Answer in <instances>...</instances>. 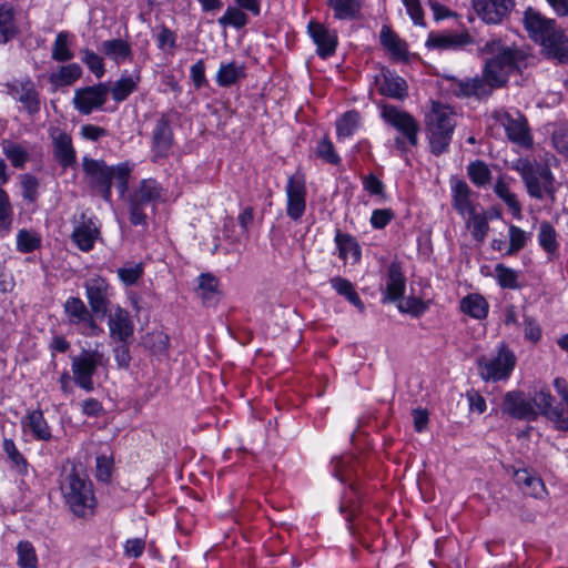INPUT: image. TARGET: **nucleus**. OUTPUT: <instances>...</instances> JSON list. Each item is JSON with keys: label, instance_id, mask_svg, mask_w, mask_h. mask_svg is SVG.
Returning a JSON list of instances; mask_svg holds the SVG:
<instances>
[{"label": "nucleus", "instance_id": "1", "mask_svg": "<svg viewBox=\"0 0 568 568\" xmlns=\"http://www.w3.org/2000/svg\"><path fill=\"white\" fill-rule=\"evenodd\" d=\"M83 172L87 183L106 202H111L113 185L121 196L128 191L131 169L126 163L108 166L104 161L84 158Z\"/></svg>", "mask_w": 568, "mask_h": 568}, {"label": "nucleus", "instance_id": "2", "mask_svg": "<svg viewBox=\"0 0 568 568\" xmlns=\"http://www.w3.org/2000/svg\"><path fill=\"white\" fill-rule=\"evenodd\" d=\"M484 50L493 55L486 61L485 69L501 88L507 84L510 74L521 72L527 67V53L518 47L505 45L500 39L486 42Z\"/></svg>", "mask_w": 568, "mask_h": 568}, {"label": "nucleus", "instance_id": "3", "mask_svg": "<svg viewBox=\"0 0 568 568\" xmlns=\"http://www.w3.org/2000/svg\"><path fill=\"white\" fill-rule=\"evenodd\" d=\"M424 122L430 152L443 154L448 150L456 126L455 112L446 104L432 102Z\"/></svg>", "mask_w": 568, "mask_h": 568}, {"label": "nucleus", "instance_id": "4", "mask_svg": "<svg viewBox=\"0 0 568 568\" xmlns=\"http://www.w3.org/2000/svg\"><path fill=\"white\" fill-rule=\"evenodd\" d=\"M515 169L519 172L531 197L542 200L548 196L555 202V179L548 165L537 161L518 160Z\"/></svg>", "mask_w": 568, "mask_h": 568}, {"label": "nucleus", "instance_id": "5", "mask_svg": "<svg viewBox=\"0 0 568 568\" xmlns=\"http://www.w3.org/2000/svg\"><path fill=\"white\" fill-rule=\"evenodd\" d=\"M477 363L479 375L485 382L506 381L516 366V356L514 352L503 343L498 346L495 356H483Z\"/></svg>", "mask_w": 568, "mask_h": 568}, {"label": "nucleus", "instance_id": "6", "mask_svg": "<svg viewBox=\"0 0 568 568\" xmlns=\"http://www.w3.org/2000/svg\"><path fill=\"white\" fill-rule=\"evenodd\" d=\"M178 118L175 110L160 114L151 133V152L154 162L168 158L174 143L172 123Z\"/></svg>", "mask_w": 568, "mask_h": 568}, {"label": "nucleus", "instance_id": "7", "mask_svg": "<svg viewBox=\"0 0 568 568\" xmlns=\"http://www.w3.org/2000/svg\"><path fill=\"white\" fill-rule=\"evenodd\" d=\"M501 88L499 84L491 80L486 69H483L481 77L457 79L450 78V90L457 98H475L483 100L489 98L494 90Z\"/></svg>", "mask_w": 568, "mask_h": 568}, {"label": "nucleus", "instance_id": "8", "mask_svg": "<svg viewBox=\"0 0 568 568\" xmlns=\"http://www.w3.org/2000/svg\"><path fill=\"white\" fill-rule=\"evenodd\" d=\"M97 507L98 500L92 481L87 476L73 473V517L91 519Z\"/></svg>", "mask_w": 568, "mask_h": 568}, {"label": "nucleus", "instance_id": "9", "mask_svg": "<svg viewBox=\"0 0 568 568\" xmlns=\"http://www.w3.org/2000/svg\"><path fill=\"white\" fill-rule=\"evenodd\" d=\"M99 346L97 344L94 349H82L77 358L73 357V381L87 392L94 389L92 375L104 358L103 353L98 349Z\"/></svg>", "mask_w": 568, "mask_h": 568}, {"label": "nucleus", "instance_id": "10", "mask_svg": "<svg viewBox=\"0 0 568 568\" xmlns=\"http://www.w3.org/2000/svg\"><path fill=\"white\" fill-rule=\"evenodd\" d=\"M381 115L386 123L407 139L410 146L418 144L419 124L410 113L397 106L385 104L382 106Z\"/></svg>", "mask_w": 568, "mask_h": 568}, {"label": "nucleus", "instance_id": "11", "mask_svg": "<svg viewBox=\"0 0 568 568\" xmlns=\"http://www.w3.org/2000/svg\"><path fill=\"white\" fill-rule=\"evenodd\" d=\"M500 409L504 414L520 420H536L538 412L523 390H510L504 395Z\"/></svg>", "mask_w": 568, "mask_h": 568}, {"label": "nucleus", "instance_id": "12", "mask_svg": "<svg viewBox=\"0 0 568 568\" xmlns=\"http://www.w3.org/2000/svg\"><path fill=\"white\" fill-rule=\"evenodd\" d=\"M286 214L294 221H298L306 209V184L302 173L291 175L286 184Z\"/></svg>", "mask_w": 568, "mask_h": 568}, {"label": "nucleus", "instance_id": "13", "mask_svg": "<svg viewBox=\"0 0 568 568\" xmlns=\"http://www.w3.org/2000/svg\"><path fill=\"white\" fill-rule=\"evenodd\" d=\"M494 118L504 126L507 138L513 143L525 148L531 145V135L525 116L519 113L513 116L509 112L496 111Z\"/></svg>", "mask_w": 568, "mask_h": 568}, {"label": "nucleus", "instance_id": "14", "mask_svg": "<svg viewBox=\"0 0 568 568\" xmlns=\"http://www.w3.org/2000/svg\"><path fill=\"white\" fill-rule=\"evenodd\" d=\"M110 89L105 83L78 89L73 97V104L81 114L88 115L105 104Z\"/></svg>", "mask_w": 568, "mask_h": 568}, {"label": "nucleus", "instance_id": "15", "mask_svg": "<svg viewBox=\"0 0 568 568\" xmlns=\"http://www.w3.org/2000/svg\"><path fill=\"white\" fill-rule=\"evenodd\" d=\"M515 7V0H473V8L486 24H500Z\"/></svg>", "mask_w": 568, "mask_h": 568}, {"label": "nucleus", "instance_id": "16", "mask_svg": "<svg viewBox=\"0 0 568 568\" xmlns=\"http://www.w3.org/2000/svg\"><path fill=\"white\" fill-rule=\"evenodd\" d=\"M110 338L114 342L132 343L134 337V323L130 313L121 307H113L108 315Z\"/></svg>", "mask_w": 568, "mask_h": 568}, {"label": "nucleus", "instance_id": "17", "mask_svg": "<svg viewBox=\"0 0 568 568\" xmlns=\"http://www.w3.org/2000/svg\"><path fill=\"white\" fill-rule=\"evenodd\" d=\"M532 405L538 412L554 423L559 430L568 432V417L564 408L552 407L554 397L546 389L536 390L529 396Z\"/></svg>", "mask_w": 568, "mask_h": 568}, {"label": "nucleus", "instance_id": "18", "mask_svg": "<svg viewBox=\"0 0 568 568\" xmlns=\"http://www.w3.org/2000/svg\"><path fill=\"white\" fill-rule=\"evenodd\" d=\"M307 33L316 45L318 57L326 59L335 53L338 44L336 31L312 20L307 24Z\"/></svg>", "mask_w": 568, "mask_h": 568}, {"label": "nucleus", "instance_id": "19", "mask_svg": "<svg viewBox=\"0 0 568 568\" xmlns=\"http://www.w3.org/2000/svg\"><path fill=\"white\" fill-rule=\"evenodd\" d=\"M100 239V226L94 216L82 215L78 225L73 229V243L83 252L93 248Z\"/></svg>", "mask_w": 568, "mask_h": 568}, {"label": "nucleus", "instance_id": "20", "mask_svg": "<svg viewBox=\"0 0 568 568\" xmlns=\"http://www.w3.org/2000/svg\"><path fill=\"white\" fill-rule=\"evenodd\" d=\"M524 27L528 37L536 43H540L557 24L554 19L546 18L539 11L528 8L524 13Z\"/></svg>", "mask_w": 568, "mask_h": 568}, {"label": "nucleus", "instance_id": "21", "mask_svg": "<svg viewBox=\"0 0 568 568\" xmlns=\"http://www.w3.org/2000/svg\"><path fill=\"white\" fill-rule=\"evenodd\" d=\"M548 34L539 43L544 54L559 63H568V38L565 32L556 24Z\"/></svg>", "mask_w": 568, "mask_h": 568}, {"label": "nucleus", "instance_id": "22", "mask_svg": "<svg viewBox=\"0 0 568 568\" xmlns=\"http://www.w3.org/2000/svg\"><path fill=\"white\" fill-rule=\"evenodd\" d=\"M87 297L92 313L104 317L108 314V283L101 278H90L85 282Z\"/></svg>", "mask_w": 568, "mask_h": 568}, {"label": "nucleus", "instance_id": "23", "mask_svg": "<svg viewBox=\"0 0 568 568\" xmlns=\"http://www.w3.org/2000/svg\"><path fill=\"white\" fill-rule=\"evenodd\" d=\"M470 43H473V38L467 31L432 32L426 41V47L439 50H458Z\"/></svg>", "mask_w": 568, "mask_h": 568}, {"label": "nucleus", "instance_id": "24", "mask_svg": "<svg viewBox=\"0 0 568 568\" xmlns=\"http://www.w3.org/2000/svg\"><path fill=\"white\" fill-rule=\"evenodd\" d=\"M73 329L84 336H99L103 329L97 324L84 303L73 297Z\"/></svg>", "mask_w": 568, "mask_h": 568}, {"label": "nucleus", "instance_id": "25", "mask_svg": "<svg viewBox=\"0 0 568 568\" xmlns=\"http://www.w3.org/2000/svg\"><path fill=\"white\" fill-rule=\"evenodd\" d=\"M450 186L454 209L463 216L473 214L476 210L471 201L473 191L468 184L462 179L452 178Z\"/></svg>", "mask_w": 568, "mask_h": 568}, {"label": "nucleus", "instance_id": "26", "mask_svg": "<svg viewBox=\"0 0 568 568\" xmlns=\"http://www.w3.org/2000/svg\"><path fill=\"white\" fill-rule=\"evenodd\" d=\"M377 90L382 95L393 99L403 100L407 97L406 81L388 71H383L376 77Z\"/></svg>", "mask_w": 568, "mask_h": 568}, {"label": "nucleus", "instance_id": "27", "mask_svg": "<svg viewBox=\"0 0 568 568\" xmlns=\"http://www.w3.org/2000/svg\"><path fill=\"white\" fill-rule=\"evenodd\" d=\"M50 136L53 144L54 159L62 168L71 165V138L64 129L60 126L50 128Z\"/></svg>", "mask_w": 568, "mask_h": 568}, {"label": "nucleus", "instance_id": "28", "mask_svg": "<svg viewBox=\"0 0 568 568\" xmlns=\"http://www.w3.org/2000/svg\"><path fill=\"white\" fill-rule=\"evenodd\" d=\"M326 4L333 11L336 20H359L363 17L362 0H326Z\"/></svg>", "mask_w": 568, "mask_h": 568}, {"label": "nucleus", "instance_id": "29", "mask_svg": "<svg viewBox=\"0 0 568 568\" xmlns=\"http://www.w3.org/2000/svg\"><path fill=\"white\" fill-rule=\"evenodd\" d=\"M405 283L400 264L390 263L387 270L385 297L392 302L400 300L405 292Z\"/></svg>", "mask_w": 568, "mask_h": 568}, {"label": "nucleus", "instance_id": "30", "mask_svg": "<svg viewBox=\"0 0 568 568\" xmlns=\"http://www.w3.org/2000/svg\"><path fill=\"white\" fill-rule=\"evenodd\" d=\"M13 97L20 101L30 114L40 111L39 94L31 81L20 82L12 87Z\"/></svg>", "mask_w": 568, "mask_h": 568}, {"label": "nucleus", "instance_id": "31", "mask_svg": "<svg viewBox=\"0 0 568 568\" xmlns=\"http://www.w3.org/2000/svg\"><path fill=\"white\" fill-rule=\"evenodd\" d=\"M381 44L392 55L394 60H406L408 50L407 44L389 27L383 26L379 34Z\"/></svg>", "mask_w": 568, "mask_h": 568}, {"label": "nucleus", "instance_id": "32", "mask_svg": "<svg viewBox=\"0 0 568 568\" xmlns=\"http://www.w3.org/2000/svg\"><path fill=\"white\" fill-rule=\"evenodd\" d=\"M24 432H30L36 439L47 440L50 438V428L40 409L29 412L21 420Z\"/></svg>", "mask_w": 568, "mask_h": 568}, {"label": "nucleus", "instance_id": "33", "mask_svg": "<svg viewBox=\"0 0 568 568\" xmlns=\"http://www.w3.org/2000/svg\"><path fill=\"white\" fill-rule=\"evenodd\" d=\"M246 77L244 64L235 61L221 63L216 72V83L222 88H229Z\"/></svg>", "mask_w": 568, "mask_h": 568}, {"label": "nucleus", "instance_id": "34", "mask_svg": "<svg viewBox=\"0 0 568 568\" xmlns=\"http://www.w3.org/2000/svg\"><path fill=\"white\" fill-rule=\"evenodd\" d=\"M101 50L118 64L132 58L131 45L123 39L105 40L101 43Z\"/></svg>", "mask_w": 568, "mask_h": 568}, {"label": "nucleus", "instance_id": "35", "mask_svg": "<svg viewBox=\"0 0 568 568\" xmlns=\"http://www.w3.org/2000/svg\"><path fill=\"white\" fill-rule=\"evenodd\" d=\"M495 194L508 206L515 217H521V204L517 195L509 189L508 182L504 176H499L494 185Z\"/></svg>", "mask_w": 568, "mask_h": 568}, {"label": "nucleus", "instance_id": "36", "mask_svg": "<svg viewBox=\"0 0 568 568\" xmlns=\"http://www.w3.org/2000/svg\"><path fill=\"white\" fill-rule=\"evenodd\" d=\"M335 242L339 251V258L343 261L352 258L353 263L361 260V248L353 236L337 231Z\"/></svg>", "mask_w": 568, "mask_h": 568}, {"label": "nucleus", "instance_id": "37", "mask_svg": "<svg viewBox=\"0 0 568 568\" xmlns=\"http://www.w3.org/2000/svg\"><path fill=\"white\" fill-rule=\"evenodd\" d=\"M460 310L477 320H484L488 315V303L479 294H469L460 302Z\"/></svg>", "mask_w": 568, "mask_h": 568}, {"label": "nucleus", "instance_id": "38", "mask_svg": "<svg viewBox=\"0 0 568 568\" xmlns=\"http://www.w3.org/2000/svg\"><path fill=\"white\" fill-rule=\"evenodd\" d=\"M18 28L14 23L13 8L9 3L0 6V42L7 43L16 37Z\"/></svg>", "mask_w": 568, "mask_h": 568}, {"label": "nucleus", "instance_id": "39", "mask_svg": "<svg viewBox=\"0 0 568 568\" xmlns=\"http://www.w3.org/2000/svg\"><path fill=\"white\" fill-rule=\"evenodd\" d=\"M329 283L338 295L344 296L351 304L357 307L359 312H364V303L359 298L352 282L344 277L335 276L329 280Z\"/></svg>", "mask_w": 568, "mask_h": 568}, {"label": "nucleus", "instance_id": "40", "mask_svg": "<svg viewBox=\"0 0 568 568\" xmlns=\"http://www.w3.org/2000/svg\"><path fill=\"white\" fill-rule=\"evenodd\" d=\"M140 80L141 77L139 73L134 75H121V78L116 80L111 88L113 100L116 102L126 100L128 97L136 90Z\"/></svg>", "mask_w": 568, "mask_h": 568}, {"label": "nucleus", "instance_id": "41", "mask_svg": "<svg viewBox=\"0 0 568 568\" xmlns=\"http://www.w3.org/2000/svg\"><path fill=\"white\" fill-rule=\"evenodd\" d=\"M161 197V187L154 180H143L139 190L130 199L149 206Z\"/></svg>", "mask_w": 568, "mask_h": 568}, {"label": "nucleus", "instance_id": "42", "mask_svg": "<svg viewBox=\"0 0 568 568\" xmlns=\"http://www.w3.org/2000/svg\"><path fill=\"white\" fill-rule=\"evenodd\" d=\"M557 232L555 227L547 221H542L538 230V243L541 248L549 255H555L558 251Z\"/></svg>", "mask_w": 568, "mask_h": 568}, {"label": "nucleus", "instance_id": "43", "mask_svg": "<svg viewBox=\"0 0 568 568\" xmlns=\"http://www.w3.org/2000/svg\"><path fill=\"white\" fill-rule=\"evenodd\" d=\"M467 175L476 186L484 187L490 182L491 171L484 161L476 160L468 164Z\"/></svg>", "mask_w": 568, "mask_h": 568}, {"label": "nucleus", "instance_id": "44", "mask_svg": "<svg viewBox=\"0 0 568 568\" xmlns=\"http://www.w3.org/2000/svg\"><path fill=\"white\" fill-rule=\"evenodd\" d=\"M361 115L357 111L345 112L336 122V133L338 139L351 136L359 125Z\"/></svg>", "mask_w": 568, "mask_h": 568}, {"label": "nucleus", "instance_id": "45", "mask_svg": "<svg viewBox=\"0 0 568 568\" xmlns=\"http://www.w3.org/2000/svg\"><path fill=\"white\" fill-rule=\"evenodd\" d=\"M495 274L500 287L509 290H517L521 287L518 282L520 274L518 271L500 263L495 266Z\"/></svg>", "mask_w": 568, "mask_h": 568}, {"label": "nucleus", "instance_id": "46", "mask_svg": "<svg viewBox=\"0 0 568 568\" xmlns=\"http://www.w3.org/2000/svg\"><path fill=\"white\" fill-rule=\"evenodd\" d=\"M3 153L9 159L14 168L21 169L29 160V153L27 149L19 143L10 141L3 142Z\"/></svg>", "mask_w": 568, "mask_h": 568}, {"label": "nucleus", "instance_id": "47", "mask_svg": "<svg viewBox=\"0 0 568 568\" xmlns=\"http://www.w3.org/2000/svg\"><path fill=\"white\" fill-rule=\"evenodd\" d=\"M217 278L210 273H203L197 277L196 292L204 303L214 297L217 292Z\"/></svg>", "mask_w": 568, "mask_h": 568}, {"label": "nucleus", "instance_id": "48", "mask_svg": "<svg viewBox=\"0 0 568 568\" xmlns=\"http://www.w3.org/2000/svg\"><path fill=\"white\" fill-rule=\"evenodd\" d=\"M13 212L7 192L0 187V234L6 235L12 225Z\"/></svg>", "mask_w": 568, "mask_h": 568}, {"label": "nucleus", "instance_id": "49", "mask_svg": "<svg viewBox=\"0 0 568 568\" xmlns=\"http://www.w3.org/2000/svg\"><path fill=\"white\" fill-rule=\"evenodd\" d=\"M41 237L36 232L22 229L17 234V250L21 253H30L40 247Z\"/></svg>", "mask_w": 568, "mask_h": 568}, {"label": "nucleus", "instance_id": "50", "mask_svg": "<svg viewBox=\"0 0 568 568\" xmlns=\"http://www.w3.org/2000/svg\"><path fill=\"white\" fill-rule=\"evenodd\" d=\"M358 507H359V496H358L355 485L351 484L349 491H347L341 500L339 511L342 514L347 513L346 519L348 521H351L355 511L358 509Z\"/></svg>", "mask_w": 568, "mask_h": 568}, {"label": "nucleus", "instance_id": "51", "mask_svg": "<svg viewBox=\"0 0 568 568\" xmlns=\"http://www.w3.org/2000/svg\"><path fill=\"white\" fill-rule=\"evenodd\" d=\"M3 450L8 455V458L12 462L17 471L21 475L27 474L28 463L26 458L20 454L12 439L4 438Z\"/></svg>", "mask_w": 568, "mask_h": 568}, {"label": "nucleus", "instance_id": "52", "mask_svg": "<svg viewBox=\"0 0 568 568\" xmlns=\"http://www.w3.org/2000/svg\"><path fill=\"white\" fill-rule=\"evenodd\" d=\"M315 154L317 158L333 165H337L341 162V158L336 153L332 141L327 136L322 138L317 142Z\"/></svg>", "mask_w": 568, "mask_h": 568}, {"label": "nucleus", "instance_id": "53", "mask_svg": "<svg viewBox=\"0 0 568 568\" xmlns=\"http://www.w3.org/2000/svg\"><path fill=\"white\" fill-rule=\"evenodd\" d=\"M247 16L241 10V8L229 7L217 21L222 27L232 26L241 29L247 23Z\"/></svg>", "mask_w": 568, "mask_h": 568}, {"label": "nucleus", "instance_id": "54", "mask_svg": "<svg viewBox=\"0 0 568 568\" xmlns=\"http://www.w3.org/2000/svg\"><path fill=\"white\" fill-rule=\"evenodd\" d=\"M468 226L471 227V234L475 240L483 242L489 231V224L484 214H478L474 211L473 214H467Z\"/></svg>", "mask_w": 568, "mask_h": 568}, {"label": "nucleus", "instance_id": "55", "mask_svg": "<svg viewBox=\"0 0 568 568\" xmlns=\"http://www.w3.org/2000/svg\"><path fill=\"white\" fill-rule=\"evenodd\" d=\"M354 459L352 456L336 457L332 460L334 475L339 481L344 483L351 479V473L354 470Z\"/></svg>", "mask_w": 568, "mask_h": 568}, {"label": "nucleus", "instance_id": "56", "mask_svg": "<svg viewBox=\"0 0 568 568\" xmlns=\"http://www.w3.org/2000/svg\"><path fill=\"white\" fill-rule=\"evenodd\" d=\"M18 565L20 568H37V556L29 541H20L17 547Z\"/></svg>", "mask_w": 568, "mask_h": 568}, {"label": "nucleus", "instance_id": "57", "mask_svg": "<svg viewBox=\"0 0 568 568\" xmlns=\"http://www.w3.org/2000/svg\"><path fill=\"white\" fill-rule=\"evenodd\" d=\"M71 58L69 49V33L60 32L52 47V59L58 62H65Z\"/></svg>", "mask_w": 568, "mask_h": 568}, {"label": "nucleus", "instance_id": "58", "mask_svg": "<svg viewBox=\"0 0 568 568\" xmlns=\"http://www.w3.org/2000/svg\"><path fill=\"white\" fill-rule=\"evenodd\" d=\"M527 242V234L524 230L516 225L509 226V247L506 255H514L525 247Z\"/></svg>", "mask_w": 568, "mask_h": 568}, {"label": "nucleus", "instance_id": "59", "mask_svg": "<svg viewBox=\"0 0 568 568\" xmlns=\"http://www.w3.org/2000/svg\"><path fill=\"white\" fill-rule=\"evenodd\" d=\"M145 345L153 354H163L169 347V337L162 332H153L145 337Z\"/></svg>", "mask_w": 568, "mask_h": 568}, {"label": "nucleus", "instance_id": "60", "mask_svg": "<svg viewBox=\"0 0 568 568\" xmlns=\"http://www.w3.org/2000/svg\"><path fill=\"white\" fill-rule=\"evenodd\" d=\"M364 190L372 195L379 196L382 200H386L385 185L384 183L373 173L363 178Z\"/></svg>", "mask_w": 568, "mask_h": 568}, {"label": "nucleus", "instance_id": "61", "mask_svg": "<svg viewBox=\"0 0 568 568\" xmlns=\"http://www.w3.org/2000/svg\"><path fill=\"white\" fill-rule=\"evenodd\" d=\"M120 280L126 285H133L143 275L142 264H135L132 266H124L118 270Z\"/></svg>", "mask_w": 568, "mask_h": 568}, {"label": "nucleus", "instance_id": "62", "mask_svg": "<svg viewBox=\"0 0 568 568\" xmlns=\"http://www.w3.org/2000/svg\"><path fill=\"white\" fill-rule=\"evenodd\" d=\"M395 214L392 209H376L372 212L371 225L376 230L384 229L393 219Z\"/></svg>", "mask_w": 568, "mask_h": 568}, {"label": "nucleus", "instance_id": "63", "mask_svg": "<svg viewBox=\"0 0 568 568\" xmlns=\"http://www.w3.org/2000/svg\"><path fill=\"white\" fill-rule=\"evenodd\" d=\"M82 60L98 78H101L104 74L103 60L93 51L84 50Z\"/></svg>", "mask_w": 568, "mask_h": 568}, {"label": "nucleus", "instance_id": "64", "mask_svg": "<svg viewBox=\"0 0 568 568\" xmlns=\"http://www.w3.org/2000/svg\"><path fill=\"white\" fill-rule=\"evenodd\" d=\"M190 78L195 89H201L207 85L205 77V62L203 59L197 60L190 69Z\"/></svg>", "mask_w": 568, "mask_h": 568}]
</instances>
